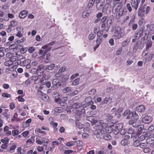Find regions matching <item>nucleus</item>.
I'll list each match as a JSON object with an SVG mask.
<instances>
[{
	"label": "nucleus",
	"mask_w": 154,
	"mask_h": 154,
	"mask_svg": "<svg viewBox=\"0 0 154 154\" xmlns=\"http://www.w3.org/2000/svg\"><path fill=\"white\" fill-rule=\"evenodd\" d=\"M101 122V120L97 121V120H94L93 121L94 124H96L98 122L100 123V125L97 124L98 126L94 131V134L96 135V137L98 139L101 138L103 134L112 132L113 130L112 127L114 126L113 124L109 126L108 124L105 123L102 124Z\"/></svg>",
	"instance_id": "nucleus-1"
},
{
	"label": "nucleus",
	"mask_w": 154,
	"mask_h": 154,
	"mask_svg": "<svg viewBox=\"0 0 154 154\" xmlns=\"http://www.w3.org/2000/svg\"><path fill=\"white\" fill-rule=\"evenodd\" d=\"M63 93H66V94L69 95L70 96H73L77 94L78 93V90H75L74 92H72V88L70 87H66L62 90Z\"/></svg>",
	"instance_id": "nucleus-2"
},
{
	"label": "nucleus",
	"mask_w": 154,
	"mask_h": 154,
	"mask_svg": "<svg viewBox=\"0 0 154 154\" xmlns=\"http://www.w3.org/2000/svg\"><path fill=\"white\" fill-rule=\"evenodd\" d=\"M18 54L17 53H15L14 54L13 53L8 52L6 54V56L7 57L10 59V60L13 62L17 60L18 61L19 59L16 56Z\"/></svg>",
	"instance_id": "nucleus-3"
},
{
	"label": "nucleus",
	"mask_w": 154,
	"mask_h": 154,
	"mask_svg": "<svg viewBox=\"0 0 154 154\" xmlns=\"http://www.w3.org/2000/svg\"><path fill=\"white\" fill-rule=\"evenodd\" d=\"M124 33L121 31L120 27H117L114 32V36L117 39H119L124 36Z\"/></svg>",
	"instance_id": "nucleus-4"
},
{
	"label": "nucleus",
	"mask_w": 154,
	"mask_h": 154,
	"mask_svg": "<svg viewBox=\"0 0 154 154\" xmlns=\"http://www.w3.org/2000/svg\"><path fill=\"white\" fill-rule=\"evenodd\" d=\"M146 5H144L143 6H142L141 5H140L139 8L138 10V16L139 17L143 16L144 14H145V9H146Z\"/></svg>",
	"instance_id": "nucleus-5"
},
{
	"label": "nucleus",
	"mask_w": 154,
	"mask_h": 154,
	"mask_svg": "<svg viewBox=\"0 0 154 154\" xmlns=\"http://www.w3.org/2000/svg\"><path fill=\"white\" fill-rule=\"evenodd\" d=\"M152 116L147 115L143 118L142 121L145 124H149L152 122Z\"/></svg>",
	"instance_id": "nucleus-6"
},
{
	"label": "nucleus",
	"mask_w": 154,
	"mask_h": 154,
	"mask_svg": "<svg viewBox=\"0 0 154 154\" xmlns=\"http://www.w3.org/2000/svg\"><path fill=\"white\" fill-rule=\"evenodd\" d=\"M107 17L106 16H104L102 18L100 21V24L101 25V27L102 28H106L105 27L108 21L107 20Z\"/></svg>",
	"instance_id": "nucleus-7"
},
{
	"label": "nucleus",
	"mask_w": 154,
	"mask_h": 154,
	"mask_svg": "<svg viewBox=\"0 0 154 154\" xmlns=\"http://www.w3.org/2000/svg\"><path fill=\"white\" fill-rule=\"evenodd\" d=\"M141 0H131V4L132 8L135 10H137Z\"/></svg>",
	"instance_id": "nucleus-8"
},
{
	"label": "nucleus",
	"mask_w": 154,
	"mask_h": 154,
	"mask_svg": "<svg viewBox=\"0 0 154 154\" xmlns=\"http://www.w3.org/2000/svg\"><path fill=\"white\" fill-rule=\"evenodd\" d=\"M135 19H131L129 23H128V26L130 27L131 26L132 29L135 30L138 27V25L137 23H135Z\"/></svg>",
	"instance_id": "nucleus-9"
},
{
	"label": "nucleus",
	"mask_w": 154,
	"mask_h": 154,
	"mask_svg": "<svg viewBox=\"0 0 154 154\" xmlns=\"http://www.w3.org/2000/svg\"><path fill=\"white\" fill-rule=\"evenodd\" d=\"M143 48L142 42L140 41H138L133 46V49L136 50L138 48L140 49H142Z\"/></svg>",
	"instance_id": "nucleus-10"
},
{
	"label": "nucleus",
	"mask_w": 154,
	"mask_h": 154,
	"mask_svg": "<svg viewBox=\"0 0 154 154\" xmlns=\"http://www.w3.org/2000/svg\"><path fill=\"white\" fill-rule=\"evenodd\" d=\"M143 29L142 28H139L137 32L135 33V37L136 38L139 39L143 35Z\"/></svg>",
	"instance_id": "nucleus-11"
},
{
	"label": "nucleus",
	"mask_w": 154,
	"mask_h": 154,
	"mask_svg": "<svg viewBox=\"0 0 154 154\" xmlns=\"http://www.w3.org/2000/svg\"><path fill=\"white\" fill-rule=\"evenodd\" d=\"M32 122V119H29L27 120L25 122H23L22 126L23 128H28L29 127L30 124Z\"/></svg>",
	"instance_id": "nucleus-12"
},
{
	"label": "nucleus",
	"mask_w": 154,
	"mask_h": 154,
	"mask_svg": "<svg viewBox=\"0 0 154 154\" xmlns=\"http://www.w3.org/2000/svg\"><path fill=\"white\" fill-rule=\"evenodd\" d=\"M85 101L88 106H90L91 104L94 103V102L92 100V98L90 97H87L85 100Z\"/></svg>",
	"instance_id": "nucleus-13"
},
{
	"label": "nucleus",
	"mask_w": 154,
	"mask_h": 154,
	"mask_svg": "<svg viewBox=\"0 0 154 154\" xmlns=\"http://www.w3.org/2000/svg\"><path fill=\"white\" fill-rule=\"evenodd\" d=\"M28 13L26 11L23 10L20 12L19 17L21 18H24L27 16Z\"/></svg>",
	"instance_id": "nucleus-14"
},
{
	"label": "nucleus",
	"mask_w": 154,
	"mask_h": 154,
	"mask_svg": "<svg viewBox=\"0 0 154 154\" xmlns=\"http://www.w3.org/2000/svg\"><path fill=\"white\" fill-rule=\"evenodd\" d=\"M145 109V107L143 105H141L137 107L136 110L139 112H143Z\"/></svg>",
	"instance_id": "nucleus-15"
},
{
	"label": "nucleus",
	"mask_w": 154,
	"mask_h": 154,
	"mask_svg": "<svg viewBox=\"0 0 154 154\" xmlns=\"http://www.w3.org/2000/svg\"><path fill=\"white\" fill-rule=\"evenodd\" d=\"M109 29V28H104V29L98 31L97 33V36L98 38H101V37L103 35V32L104 31L107 32Z\"/></svg>",
	"instance_id": "nucleus-16"
},
{
	"label": "nucleus",
	"mask_w": 154,
	"mask_h": 154,
	"mask_svg": "<svg viewBox=\"0 0 154 154\" xmlns=\"http://www.w3.org/2000/svg\"><path fill=\"white\" fill-rule=\"evenodd\" d=\"M9 110L8 109H5L4 110L2 115L5 117L9 118L10 115L9 112Z\"/></svg>",
	"instance_id": "nucleus-17"
},
{
	"label": "nucleus",
	"mask_w": 154,
	"mask_h": 154,
	"mask_svg": "<svg viewBox=\"0 0 154 154\" xmlns=\"http://www.w3.org/2000/svg\"><path fill=\"white\" fill-rule=\"evenodd\" d=\"M55 66L54 64H51L50 65H47L43 67L44 69L46 70H51L53 69Z\"/></svg>",
	"instance_id": "nucleus-18"
},
{
	"label": "nucleus",
	"mask_w": 154,
	"mask_h": 154,
	"mask_svg": "<svg viewBox=\"0 0 154 154\" xmlns=\"http://www.w3.org/2000/svg\"><path fill=\"white\" fill-rule=\"evenodd\" d=\"M146 143L148 144H152L154 143V137L152 136L147 138L146 140Z\"/></svg>",
	"instance_id": "nucleus-19"
},
{
	"label": "nucleus",
	"mask_w": 154,
	"mask_h": 154,
	"mask_svg": "<svg viewBox=\"0 0 154 154\" xmlns=\"http://www.w3.org/2000/svg\"><path fill=\"white\" fill-rule=\"evenodd\" d=\"M63 139V138L60 137L58 139V141H53L52 143V144L53 146L60 144L61 143V141Z\"/></svg>",
	"instance_id": "nucleus-20"
},
{
	"label": "nucleus",
	"mask_w": 154,
	"mask_h": 154,
	"mask_svg": "<svg viewBox=\"0 0 154 154\" xmlns=\"http://www.w3.org/2000/svg\"><path fill=\"white\" fill-rule=\"evenodd\" d=\"M40 77L41 78V79L40 80L41 83H42L44 80L48 79L50 77L49 75H47L45 73L43 74Z\"/></svg>",
	"instance_id": "nucleus-21"
},
{
	"label": "nucleus",
	"mask_w": 154,
	"mask_h": 154,
	"mask_svg": "<svg viewBox=\"0 0 154 154\" xmlns=\"http://www.w3.org/2000/svg\"><path fill=\"white\" fill-rule=\"evenodd\" d=\"M112 99L111 97H109V98L106 97L104 99V100L101 102V105H104L107 104L109 101H111Z\"/></svg>",
	"instance_id": "nucleus-22"
},
{
	"label": "nucleus",
	"mask_w": 154,
	"mask_h": 154,
	"mask_svg": "<svg viewBox=\"0 0 154 154\" xmlns=\"http://www.w3.org/2000/svg\"><path fill=\"white\" fill-rule=\"evenodd\" d=\"M75 113L81 115L85 112V110L84 109H82L80 108H79L75 109Z\"/></svg>",
	"instance_id": "nucleus-23"
},
{
	"label": "nucleus",
	"mask_w": 154,
	"mask_h": 154,
	"mask_svg": "<svg viewBox=\"0 0 154 154\" xmlns=\"http://www.w3.org/2000/svg\"><path fill=\"white\" fill-rule=\"evenodd\" d=\"M36 73L39 77H41L42 75L43 74V69L38 67L36 71Z\"/></svg>",
	"instance_id": "nucleus-24"
},
{
	"label": "nucleus",
	"mask_w": 154,
	"mask_h": 154,
	"mask_svg": "<svg viewBox=\"0 0 154 154\" xmlns=\"http://www.w3.org/2000/svg\"><path fill=\"white\" fill-rule=\"evenodd\" d=\"M127 9L129 12H131L132 11V9L129 3L126 4V6L125 7L124 10Z\"/></svg>",
	"instance_id": "nucleus-25"
},
{
	"label": "nucleus",
	"mask_w": 154,
	"mask_h": 154,
	"mask_svg": "<svg viewBox=\"0 0 154 154\" xmlns=\"http://www.w3.org/2000/svg\"><path fill=\"white\" fill-rule=\"evenodd\" d=\"M123 127V124L122 123H119L116 124L115 126V129L119 130Z\"/></svg>",
	"instance_id": "nucleus-26"
},
{
	"label": "nucleus",
	"mask_w": 154,
	"mask_h": 154,
	"mask_svg": "<svg viewBox=\"0 0 154 154\" xmlns=\"http://www.w3.org/2000/svg\"><path fill=\"white\" fill-rule=\"evenodd\" d=\"M152 42L151 41H148L146 45V50H148L152 46Z\"/></svg>",
	"instance_id": "nucleus-27"
},
{
	"label": "nucleus",
	"mask_w": 154,
	"mask_h": 154,
	"mask_svg": "<svg viewBox=\"0 0 154 154\" xmlns=\"http://www.w3.org/2000/svg\"><path fill=\"white\" fill-rule=\"evenodd\" d=\"M42 97V100L45 102H48L49 100V96L45 94L43 95Z\"/></svg>",
	"instance_id": "nucleus-28"
},
{
	"label": "nucleus",
	"mask_w": 154,
	"mask_h": 154,
	"mask_svg": "<svg viewBox=\"0 0 154 154\" xmlns=\"http://www.w3.org/2000/svg\"><path fill=\"white\" fill-rule=\"evenodd\" d=\"M112 116L109 113L106 114L105 116V119L107 121L110 120L112 119Z\"/></svg>",
	"instance_id": "nucleus-29"
},
{
	"label": "nucleus",
	"mask_w": 154,
	"mask_h": 154,
	"mask_svg": "<svg viewBox=\"0 0 154 154\" xmlns=\"http://www.w3.org/2000/svg\"><path fill=\"white\" fill-rule=\"evenodd\" d=\"M94 2V0H90L88 5V8H90L92 7L93 6Z\"/></svg>",
	"instance_id": "nucleus-30"
},
{
	"label": "nucleus",
	"mask_w": 154,
	"mask_h": 154,
	"mask_svg": "<svg viewBox=\"0 0 154 154\" xmlns=\"http://www.w3.org/2000/svg\"><path fill=\"white\" fill-rule=\"evenodd\" d=\"M103 2H99L97 4L96 8L98 10L101 9L103 7Z\"/></svg>",
	"instance_id": "nucleus-31"
},
{
	"label": "nucleus",
	"mask_w": 154,
	"mask_h": 154,
	"mask_svg": "<svg viewBox=\"0 0 154 154\" xmlns=\"http://www.w3.org/2000/svg\"><path fill=\"white\" fill-rule=\"evenodd\" d=\"M130 42V40L128 38H127L125 40H124L122 43V46H125L127 45Z\"/></svg>",
	"instance_id": "nucleus-32"
},
{
	"label": "nucleus",
	"mask_w": 154,
	"mask_h": 154,
	"mask_svg": "<svg viewBox=\"0 0 154 154\" xmlns=\"http://www.w3.org/2000/svg\"><path fill=\"white\" fill-rule=\"evenodd\" d=\"M17 24V22L16 21L13 20L10 22L9 25L12 27H15Z\"/></svg>",
	"instance_id": "nucleus-33"
},
{
	"label": "nucleus",
	"mask_w": 154,
	"mask_h": 154,
	"mask_svg": "<svg viewBox=\"0 0 154 154\" xmlns=\"http://www.w3.org/2000/svg\"><path fill=\"white\" fill-rule=\"evenodd\" d=\"M103 138L105 140H109L111 138V136L108 134H107L103 136Z\"/></svg>",
	"instance_id": "nucleus-34"
},
{
	"label": "nucleus",
	"mask_w": 154,
	"mask_h": 154,
	"mask_svg": "<svg viewBox=\"0 0 154 154\" xmlns=\"http://www.w3.org/2000/svg\"><path fill=\"white\" fill-rule=\"evenodd\" d=\"M13 62L11 60H8L5 63V65L6 66H9L12 64Z\"/></svg>",
	"instance_id": "nucleus-35"
},
{
	"label": "nucleus",
	"mask_w": 154,
	"mask_h": 154,
	"mask_svg": "<svg viewBox=\"0 0 154 154\" xmlns=\"http://www.w3.org/2000/svg\"><path fill=\"white\" fill-rule=\"evenodd\" d=\"M17 151L20 154H24V151L21 147H18L17 149Z\"/></svg>",
	"instance_id": "nucleus-36"
},
{
	"label": "nucleus",
	"mask_w": 154,
	"mask_h": 154,
	"mask_svg": "<svg viewBox=\"0 0 154 154\" xmlns=\"http://www.w3.org/2000/svg\"><path fill=\"white\" fill-rule=\"evenodd\" d=\"M80 79L79 78L76 79H75L72 82V85L74 86L78 85Z\"/></svg>",
	"instance_id": "nucleus-37"
},
{
	"label": "nucleus",
	"mask_w": 154,
	"mask_h": 154,
	"mask_svg": "<svg viewBox=\"0 0 154 154\" xmlns=\"http://www.w3.org/2000/svg\"><path fill=\"white\" fill-rule=\"evenodd\" d=\"M128 140H126L125 139H123L121 142V143L122 145L123 146H125L128 144Z\"/></svg>",
	"instance_id": "nucleus-38"
},
{
	"label": "nucleus",
	"mask_w": 154,
	"mask_h": 154,
	"mask_svg": "<svg viewBox=\"0 0 154 154\" xmlns=\"http://www.w3.org/2000/svg\"><path fill=\"white\" fill-rule=\"evenodd\" d=\"M50 54L49 53L47 54L46 55L45 60V62L46 63H48L50 59Z\"/></svg>",
	"instance_id": "nucleus-39"
},
{
	"label": "nucleus",
	"mask_w": 154,
	"mask_h": 154,
	"mask_svg": "<svg viewBox=\"0 0 154 154\" xmlns=\"http://www.w3.org/2000/svg\"><path fill=\"white\" fill-rule=\"evenodd\" d=\"M149 31L150 32H151V33H153L154 32V24H151L149 26Z\"/></svg>",
	"instance_id": "nucleus-40"
},
{
	"label": "nucleus",
	"mask_w": 154,
	"mask_h": 154,
	"mask_svg": "<svg viewBox=\"0 0 154 154\" xmlns=\"http://www.w3.org/2000/svg\"><path fill=\"white\" fill-rule=\"evenodd\" d=\"M33 79L32 78H30L27 79L26 81L25 82V84L26 85H29L31 82L32 81Z\"/></svg>",
	"instance_id": "nucleus-41"
},
{
	"label": "nucleus",
	"mask_w": 154,
	"mask_h": 154,
	"mask_svg": "<svg viewBox=\"0 0 154 154\" xmlns=\"http://www.w3.org/2000/svg\"><path fill=\"white\" fill-rule=\"evenodd\" d=\"M35 78V81H34V83L35 84H37L39 83V82H40V79L38 78V77L37 76H35L34 77Z\"/></svg>",
	"instance_id": "nucleus-42"
},
{
	"label": "nucleus",
	"mask_w": 154,
	"mask_h": 154,
	"mask_svg": "<svg viewBox=\"0 0 154 154\" xmlns=\"http://www.w3.org/2000/svg\"><path fill=\"white\" fill-rule=\"evenodd\" d=\"M102 38H98L96 39V45H98L99 46L102 41Z\"/></svg>",
	"instance_id": "nucleus-43"
},
{
	"label": "nucleus",
	"mask_w": 154,
	"mask_h": 154,
	"mask_svg": "<svg viewBox=\"0 0 154 154\" xmlns=\"http://www.w3.org/2000/svg\"><path fill=\"white\" fill-rule=\"evenodd\" d=\"M15 104L12 102L10 103L9 104V109L11 110H13L15 108Z\"/></svg>",
	"instance_id": "nucleus-44"
},
{
	"label": "nucleus",
	"mask_w": 154,
	"mask_h": 154,
	"mask_svg": "<svg viewBox=\"0 0 154 154\" xmlns=\"http://www.w3.org/2000/svg\"><path fill=\"white\" fill-rule=\"evenodd\" d=\"M121 0H113V5L115 6L117 4H121L120 1Z\"/></svg>",
	"instance_id": "nucleus-45"
},
{
	"label": "nucleus",
	"mask_w": 154,
	"mask_h": 154,
	"mask_svg": "<svg viewBox=\"0 0 154 154\" xmlns=\"http://www.w3.org/2000/svg\"><path fill=\"white\" fill-rule=\"evenodd\" d=\"M2 96L6 98H9L11 97V95L7 93H4L2 94Z\"/></svg>",
	"instance_id": "nucleus-46"
},
{
	"label": "nucleus",
	"mask_w": 154,
	"mask_h": 154,
	"mask_svg": "<svg viewBox=\"0 0 154 154\" xmlns=\"http://www.w3.org/2000/svg\"><path fill=\"white\" fill-rule=\"evenodd\" d=\"M90 15V13L87 12H84L82 14V17L84 18H85L88 16Z\"/></svg>",
	"instance_id": "nucleus-47"
},
{
	"label": "nucleus",
	"mask_w": 154,
	"mask_h": 154,
	"mask_svg": "<svg viewBox=\"0 0 154 154\" xmlns=\"http://www.w3.org/2000/svg\"><path fill=\"white\" fill-rule=\"evenodd\" d=\"M96 92V90L94 89H92L88 92V94L90 95H93Z\"/></svg>",
	"instance_id": "nucleus-48"
},
{
	"label": "nucleus",
	"mask_w": 154,
	"mask_h": 154,
	"mask_svg": "<svg viewBox=\"0 0 154 154\" xmlns=\"http://www.w3.org/2000/svg\"><path fill=\"white\" fill-rule=\"evenodd\" d=\"M133 112H130L127 116V118L128 119H131L133 117Z\"/></svg>",
	"instance_id": "nucleus-49"
},
{
	"label": "nucleus",
	"mask_w": 154,
	"mask_h": 154,
	"mask_svg": "<svg viewBox=\"0 0 154 154\" xmlns=\"http://www.w3.org/2000/svg\"><path fill=\"white\" fill-rule=\"evenodd\" d=\"M76 125L80 129L84 127V125L80 123H76Z\"/></svg>",
	"instance_id": "nucleus-50"
},
{
	"label": "nucleus",
	"mask_w": 154,
	"mask_h": 154,
	"mask_svg": "<svg viewBox=\"0 0 154 154\" xmlns=\"http://www.w3.org/2000/svg\"><path fill=\"white\" fill-rule=\"evenodd\" d=\"M133 119L135 120H137L139 119V116L135 112H133Z\"/></svg>",
	"instance_id": "nucleus-51"
},
{
	"label": "nucleus",
	"mask_w": 154,
	"mask_h": 154,
	"mask_svg": "<svg viewBox=\"0 0 154 154\" xmlns=\"http://www.w3.org/2000/svg\"><path fill=\"white\" fill-rule=\"evenodd\" d=\"M95 37V35L93 33H91L89 36V39L90 40H93Z\"/></svg>",
	"instance_id": "nucleus-52"
},
{
	"label": "nucleus",
	"mask_w": 154,
	"mask_h": 154,
	"mask_svg": "<svg viewBox=\"0 0 154 154\" xmlns=\"http://www.w3.org/2000/svg\"><path fill=\"white\" fill-rule=\"evenodd\" d=\"M50 125H51L52 127L55 129H57V128H56L58 125V124L57 123H53V122H51L50 123Z\"/></svg>",
	"instance_id": "nucleus-53"
},
{
	"label": "nucleus",
	"mask_w": 154,
	"mask_h": 154,
	"mask_svg": "<svg viewBox=\"0 0 154 154\" xmlns=\"http://www.w3.org/2000/svg\"><path fill=\"white\" fill-rule=\"evenodd\" d=\"M18 115L17 113H14L13 118L11 119V121H15L16 119H17Z\"/></svg>",
	"instance_id": "nucleus-54"
},
{
	"label": "nucleus",
	"mask_w": 154,
	"mask_h": 154,
	"mask_svg": "<svg viewBox=\"0 0 154 154\" xmlns=\"http://www.w3.org/2000/svg\"><path fill=\"white\" fill-rule=\"evenodd\" d=\"M66 69V67L65 66H63L61 67L59 69V73H62L64 72Z\"/></svg>",
	"instance_id": "nucleus-55"
},
{
	"label": "nucleus",
	"mask_w": 154,
	"mask_h": 154,
	"mask_svg": "<svg viewBox=\"0 0 154 154\" xmlns=\"http://www.w3.org/2000/svg\"><path fill=\"white\" fill-rule=\"evenodd\" d=\"M39 133H40L43 135L46 134V132L45 131H42V130L39 128H38L36 130Z\"/></svg>",
	"instance_id": "nucleus-56"
},
{
	"label": "nucleus",
	"mask_w": 154,
	"mask_h": 154,
	"mask_svg": "<svg viewBox=\"0 0 154 154\" xmlns=\"http://www.w3.org/2000/svg\"><path fill=\"white\" fill-rule=\"evenodd\" d=\"M119 132L121 135H124L126 133V130L125 129H121Z\"/></svg>",
	"instance_id": "nucleus-57"
},
{
	"label": "nucleus",
	"mask_w": 154,
	"mask_h": 154,
	"mask_svg": "<svg viewBox=\"0 0 154 154\" xmlns=\"http://www.w3.org/2000/svg\"><path fill=\"white\" fill-rule=\"evenodd\" d=\"M140 144V143H139V141L137 140L135 141L133 143V146L135 147H137L138 146H139Z\"/></svg>",
	"instance_id": "nucleus-58"
},
{
	"label": "nucleus",
	"mask_w": 154,
	"mask_h": 154,
	"mask_svg": "<svg viewBox=\"0 0 154 154\" xmlns=\"http://www.w3.org/2000/svg\"><path fill=\"white\" fill-rule=\"evenodd\" d=\"M13 135L15 136L19 134V131L17 130H15L12 131Z\"/></svg>",
	"instance_id": "nucleus-59"
},
{
	"label": "nucleus",
	"mask_w": 154,
	"mask_h": 154,
	"mask_svg": "<svg viewBox=\"0 0 154 154\" xmlns=\"http://www.w3.org/2000/svg\"><path fill=\"white\" fill-rule=\"evenodd\" d=\"M26 40V38L24 37L23 38L20 40H18L17 41V42L18 44H20L21 43L24 42Z\"/></svg>",
	"instance_id": "nucleus-60"
},
{
	"label": "nucleus",
	"mask_w": 154,
	"mask_h": 154,
	"mask_svg": "<svg viewBox=\"0 0 154 154\" xmlns=\"http://www.w3.org/2000/svg\"><path fill=\"white\" fill-rule=\"evenodd\" d=\"M18 32H22L23 33V28L22 27H18L16 29Z\"/></svg>",
	"instance_id": "nucleus-61"
},
{
	"label": "nucleus",
	"mask_w": 154,
	"mask_h": 154,
	"mask_svg": "<svg viewBox=\"0 0 154 154\" xmlns=\"http://www.w3.org/2000/svg\"><path fill=\"white\" fill-rule=\"evenodd\" d=\"M16 148V146L15 144H13L10 147V151H14Z\"/></svg>",
	"instance_id": "nucleus-62"
},
{
	"label": "nucleus",
	"mask_w": 154,
	"mask_h": 154,
	"mask_svg": "<svg viewBox=\"0 0 154 154\" xmlns=\"http://www.w3.org/2000/svg\"><path fill=\"white\" fill-rule=\"evenodd\" d=\"M44 148L42 146H38L37 147V150L39 152H42L43 151Z\"/></svg>",
	"instance_id": "nucleus-63"
},
{
	"label": "nucleus",
	"mask_w": 154,
	"mask_h": 154,
	"mask_svg": "<svg viewBox=\"0 0 154 154\" xmlns=\"http://www.w3.org/2000/svg\"><path fill=\"white\" fill-rule=\"evenodd\" d=\"M122 51V47H121L120 48H119L116 52V55H119V54Z\"/></svg>",
	"instance_id": "nucleus-64"
}]
</instances>
